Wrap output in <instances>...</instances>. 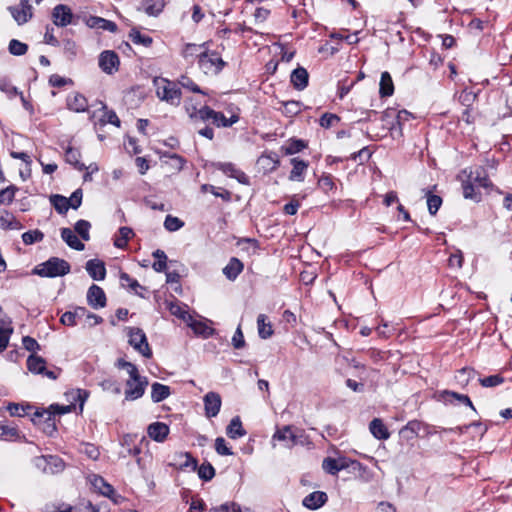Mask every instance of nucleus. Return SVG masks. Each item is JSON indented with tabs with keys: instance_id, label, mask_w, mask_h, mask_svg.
<instances>
[{
	"instance_id": "nucleus-47",
	"label": "nucleus",
	"mask_w": 512,
	"mask_h": 512,
	"mask_svg": "<svg viewBox=\"0 0 512 512\" xmlns=\"http://www.w3.org/2000/svg\"><path fill=\"white\" fill-rule=\"evenodd\" d=\"M426 196L428 211L431 215H435L441 207L442 198L438 195L431 194L430 192H427Z\"/></svg>"
},
{
	"instance_id": "nucleus-49",
	"label": "nucleus",
	"mask_w": 512,
	"mask_h": 512,
	"mask_svg": "<svg viewBox=\"0 0 512 512\" xmlns=\"http://www.w3.org/2000/svg\"><path fill=\"white\" fill-rule=\"evenodd\" d=\"M479 189L476 185H474L471 181H467L463 183V195L466 199H472L475 201L480 200V193L476 192Z\"/></svg>"
},
{
	"instance_id": "nucleus-60",
	"label": "nucleus",
	"mask_w": 512,
	"mask_h": 512,
	"mask_svg": "<svg viewBox=\"0 0 512 512\" xmlns=\"http://www.w3.org/2000/svg\"><path fill=\"white\" fill-rule=\"evenodd\" d=\"M16 188L14 186H9L0 191V203L2 204H10L15 197Z\"/></svg>"
},
{
	"instance_id": "nucleus-14",
	"label": "nucleus",
	"mask_w": 512,
	"mask_h": 512,
	"mask_svg": "<svg viewBox=\"0 0 512 512\" xmlns=\"http://www.w3.org/2000/svg\"><path fill=\"white\" fill-rule=\"evenodd\" d=\"M328 500L325 492L315 491L308 494L302 501L304 507L310 510H316L322 507Z\"/></svg>"
},
{
	"instance_id": "nucleus-37",
	"label": "nucleus",
	"mask_w": 512,
	"mask_h": 512,
	"mask_svg": "<svg viewBox=\"0 0 512 512\" xmlns=\"http://www.w3.org/2000/svg\"><path fill=\"white\" fill-rule=\"evenodd\" d=\"M50 203L59 214H66L69 210L67 197L53 194L50 196Z\"/></svg>"
},
{
	"instance_id": "nucleus-64",
	"label": "nucleus",
	"mask_w": 512,
	"mask_h": 512,
	"mask_svg": "<svg viewBox=\"0 0 512 512\" xmlns=\"http://www.w3.org/2000/svg\"><path fill=\"white\" fill-rule=\"evenodd\" d=\"M318 185L324 192H328L335 187L331 175H322L321 178L318 180Z\"/></svg>"
},
{
	"instance_id": "nucleus-63",
	"label": "nucleus",
	"mask_w": 512,
	"mask_h": 512,
	"mask_svg": "<svg viewBox=\"0 0 512 512\" xmlns=\"http://www.w3.org/2000/svg\"><path fill=\"white\" fill-rule=\"evenodd\" d=\"M232 345L235 349H241L245 346V339L240 325L232 337Z\"/></svg>"
},
{
	"instance_id": "nucleus-4",
	"label": "nucleus",
	"mask_w": 512,
	"mask_h": 512,
	"mask_svg": "<svg viewBox=\"0 0 512 512\" xmlns=\"http://www.w3.org/2000/svg\"><path fill=\"white\" fill-rule=\"evenodd\" d=\"M129 344L145 358L152 357V351L144 331L137 327H127Z\"/></svg>"
},
{
	"instance_id": "nucleus-20",
	"label": "nucleus",
	"mask_w": 512,
	"mask_h": 512,
	"mask_svg": "<svg viewBox=\"0 0 512 512\" xmlns=\"http://www.w3.org/2000/svg\"><path fill=\"white\" fill-rule=\"evenodd\" d=\"M87 25L91 28L110 31L112 33H115L118 29L115 22L97 16L89 17L87 20Z\"/></svg>"
},
{
	"instance_id": "nucleus-57",
	"label": "nucleus",
	"mask_w": 512,
	"mask_h": 512,
	"mask_svg": "<svg viewBox=\"0 0 512 512\" xmlns=\"http://www.w3.org/2000/svg\"><path fill=\"white\" fill-rule=\"evenodd\" d=\"M237 121V118H231L227 119L225 115L221 112H216V115H214L212 122L216 124L218 127H230L232 124H234Z\"/></svg>"
},
{
	"instance_id": "nucleus-18",
	"label": "nucleus",
	"mask_w": 512,
	"mask_h": 512,
	"mask_svg": "<svg viewBox=\"0 0 512 512\" xmlns=\"http://www.w3.org/2000/svg\"><path fill=\"white\" fill-rule=\"evenodd\" d=\"M468 180L471 181L478 188L486 189L492 185L491 181L488 178L486 170L482 167H478L474 171H471Z\"/></svg>"
},
{
	"instance_id": "nucleus-26",
	"label": "nucleus",
	"mask_w": 512,
	"mask_h": 512,
	"mask_svg": "<svg viewBox=\"0 0 512 512\" xmlns=\"http://www.w3.org/2000/svg\"><path fill=\"white\" fill-rule=\"evenodd\" d=\"M8 10L18 25L27 23L33 17V11L30 9L25 10L18 6H9Z\"/></svg>"
},
{
	"instance_id": "nucleus-53",
	"label": "nucleus",
	"mask_w": 512,
	"mask_h": 512,
	"mask_svg": "<svg viewBox=\"0 0 512 512\" xmlns=\"http://www.w3.org/2000/svg\"><path fill=\"white\" fill-rule=\"evenodd\" d=\"M187 323L193 329V331L196 334L208 336L212 332V329L210 327H208L205 323L201 322V321H197V320H193L192 319V320H189V322H187Z\"/></svg>"
},
{
	"instance_id": "nucleus-15",
	"label": "nucleus",
	"mask_w": 512,
	"mask_h": 512,
	"mask_svg": "<svg viewBox=\"0 0 512 512\" xmlns=\"http://www.w3.org/2000/svg\"><path fill=\"white\" fill-rule=\"evenodd\" d=\"M438 400L444 402L445 404L453 403V400H457L460 403L465 404L475 411V407L471 402L470 398L467 395L459 394L450 390H443L439 392Z\"/></svg>"
},
{
	"instance_id": "nucleus-28",
	"label": "nucleus",
	"mask_w": 512,
	"mask_h": 512,
	"mask_svg": "<svg viewBox=\"0 0 512 512\" xmlns=\"http://www.w3.org/2000/svg\"><path fill=\"white\" fill-rule=\"evenodd\" d=\"M13 332L11 321L7 318L0 319V352L4 351L8 345L9 337Z\"/></svg>"
},
{
	"instance_id": "nucleus-51",
	"label": "nucleus",
	"mask_w": 512,
	"mask_h": 512,
	"mask_svg": "<svg viewBox=\"0 0 512 512\" xmlns=\"http://www.w3.org/2000/svg\"><path fill=\"white\" fill-rule=\"evenodd\" d=\"M475 371L471 368L464 367L460 369L456 375L458 383L463 387L468 385L469 381L474 377Z\"/></svg>"
},
{
	"instance_id": "nucleus-21",
	"label": "nucleus",
	"mask_w": 512,
	"mask_h": 512,
	"mask_svg": "<svg viewBox=\"0 0 512 512\" xmlns=\"http://www.w3.org/2000/svg\"><path fill=\"white\" fill-rule=\"evenodd\" d=\"M291 164L293 168L290 172L289 179L291 181H303L304 173L308 168V163L299 158H292Z\"/></svg>"
},
{
	"instance_id": "nucleus-50",
	"label": "nucleus",
	"mask_w": 512,
	"mask_h": 512,
	"mask_svg": "<svg viewBox=\"0 0 512 512\" xmlns=\"http://www.w3.org/2000/svg\"><path fill=\"white\" fill-rule=\"evenodd\" d=\"M120 280L123 284L126 283L137 295L141 297L143 296L142 293L138 291V289L145 290V287L140 285L136 279L131 278L127 273L123 272L120 275Z\"/></svg>"
},
{
	"instance_id": "nucleus-41",
	"label": "nucleus",
	"mask_w": 512,
	"mask_h": 512,
	"mask_svg": "<svg viewBox=\"0 0 512 512\" xmlns=\"http://www.w3.org/2000/svg\"><path fill=\"white\" fill-rule=\"evenodd\" d=\"M91 224L87 220H78L75 223L74 230L75 232L84 240L88 241L90 239V231Z\"/></svg>"
},
{
	"instance_id": "nucleus-1",
	"label": "nucleus",
	"mask_w": 512,
	"mask_h": 512,
	"mask_svg": "<svg viewBox=\"0 0 512 512\" xmlns=\"http://www.w3.org/2000/svg\"><path fill=\"white\" fill-rule=\"evenodd\" d=\"M157 97L171 105L178 106L181 101V90L177 85L165 78L153 80Z\"/></svg>"
},
{
	"instance_id": "nucleus-38",
	"label": "nucleus",
	"mask_w": 512,
	"mask_h": 512,
	"mask_svg": "<svg viewBox=\"0 0 512 512\" xmlns=\"http://www.w3.org/2000/svg\"><path fill=\"white\" fill-rule=\"evenodd\" d=\"M144 11L149 16H157L162 12L165 3L164 0H144Z\"/></svg>"
},
{
	"instance_id": "nucleus-23",
	"label": "nucleus",
	"mask_w": 512,
	"mask_h": 512,
	"mask_svg": "<svg viewBox=\"0 0 512 512\" xmlns=\"http://www.w3.org/2000/svg\"><path fill=\"white\" fill-rule=\"evenodd\" d=\"M61 238L72 249L82 251L85 248V245L79 240V238L75 235V232L70 228L61 229Z\"/></svg>"
},
{
	"instance_id": "nucleus-10",
	"label": "nucleus",
	"mask_w": 512,
	"mask_h": 512,
	"mask_svg": "<svg viewBox=\"0 0 512 512\" xmlns=\"http://www.w3.org/2000/svg\"><path fill=\"white\" fill-rule=\"evenodd\" d=\"M106 295L104 290L96 284L90 286L87 291V302L93 309H100L106 306Z\"/></svg>"
},
{
	"instance_id": "nucleus-43",
	"label": "nucleus",
	"mask_w": 512,
	"mask_h": 512,
	"mask_svg": "<svg viewBox=\"0 0 512 512\" xmlns=\"http://www.w3.org/2000/svg\"><path fill=\"white\" fill-rule=\"evenodd\" d=\"M101 109L104 110V115L100 119V122L102 125H105L107 123L113 124L116 127L120 126V120L117 116V114L113 110H107V106L105 104H101Z\"/></svg>"
},
{
	"instance_id": "nucleus-44",
	"label": "nucleus",
	"mask_w": 512,
	"mask_h": 512,
	"mask_svg": "<svg viewBox=\"0 0 512 512\" xmlns=\"http://www.w3.org/2000/svg\"><path fill=\"white\" fill-rule=\"evenodd\" d=\"M8 50L14 56H22L27 52L28 45L17 39H12L9 42Z\"/></svg>"
},
{
	"instance_id": "nucleus-29",
	"label": "nucleus",
	"mask_w": 512,
	"mask_h": 512,
	"mask_svg": "<svg viewBox=\"0 0 512 512\" xmlns=\"http://www.w3.org/2000/svg\"><path fill=\"white\" fill-rule=\"evenodd\" d=\"M170 387L161 383L155 382L151 386V399L155 403H159L165 400L169 395Z\"/></svg>"
},
{
	"instance_id": "nucleus-27",
	"label": "nucleus",
	"mask_w": 512,
	"mask_h": 512,
	"mask_svg": "<svg viewBox=\"0 0 512 512\" xmlns=\"http://www.w3.org/2000/svg\"><path fill=\"white\" fill-rule=\"evenodd\" d=\"M257 328H258L259 337L262 339H268L274 333L272 324H271V322L268 321V318L265 314L258 315Z\"/></svg>"
},
{
	"instance_id": "nucleus-32",
	"label": "nucleus",
	"mask_w": 512,
	"mask_h": 512,
	"mask_svg": "<svg viewBox=\"0 0 512 512\" xmlns=\"http://www.w3.org/2000/svg\"><path fill=\"white\" fill-rule=\"evenodd\" d=\"M91 483L94 489L103 496L110 497L114 493V488L112 485L107 483L101 476L94 475Z\"/></svg>"
},
{
	"instance_id": "nucleus-54",
	"label": "nucleus",
	"mask_w": 512,
	"mask_h": 512,
	"mask_svg": "<svg viewBox=\"0 0 512 512\" xmlns=\"http://www.w3.org/2000/svg\"><path fill=\"white\" fill-rule=\"evenodd\" d=\"M479 382L483 387H496L504 382V378L500 374L490 375L488 377L479 378Z\"/></svg>"
},
{
	"instance_id": "nucleus-11",
	"label": "nucleus",
	"mask_w": 512,
	"mask_h": 512,
	"mask_svg": "<svg viewBox=\"0 0 512 512\" xmlns=\"http://www.w3.org/2000/svg\"><path fill=\"white\" fill-rule=\"evenodd\" d=\"M205 415L208 418L216 417L221 408V397L216 392H208L204 396Z\"/></svg>"
},
{
	"instance_id": "nucleus-62",
	"label": "nucleus",
	"mask_w": 512,
	"mask_h": 512,
	"mask_svg": "<svg viewBox=\"0 0 512 512\" xmlns=\"http://www.w3.org/2000/svg\"><path fill=\"white\" fill-rule=\"evenodd\" d=\"M340 118L336 114L324 113L320 118V125L323 128H330L334 123L338 122Z\"/></svg>"
},
{
	"instance_id": "nucleus-13",
	"label": "nucleus",
	"mask_w": 512,
	"mask_h": 512,
	"mask_svg": "<svg viewBox=\"0 0 512 512\" xmlns=\"http://www.w3.org/2000/svg\"><path fill=\"white\" fill-rule=\"evenodd\" d=\"M86 271L93 280L101 281L106 276L105 263L99 259H91L86 262Z\"/></svg>"
},
{
	"instance_id": "nucleus-24",
	"label": "nucleus",
	"mask_w": 512,
	"mask_h": 512,
	"mask_svg": "<svg viewBox=\"0 0 512 512\" xmlns=\"http://www.w3.org/2000/svg\"><path fill=\"white\" fill-rule=\"evenodd\" d=\"M347 467L344 459H334L327 457L322 462L323 470L330 475H337V473Z\"/></svg>"
},
{
	"instance_id": "nucleus-30",
	"label": "nucleus",
	"mask_w": 512,
	"mask_h": 512,
	"mask_svg": "<svg viewBox=\"0 0 512 512\" xmlns=\"http://www.w3.org/2000/svg\"><path fill=\"white\" fill-rule=\"evenodd\" d=\"M227 435L232 439H237L246 435L245 429L239 416L232 418L226 429Z\"/></svg>"
},
{
	"instance_id": "nucleus-48",
	"label": "nucleus",
	"mask_w": 512,
	"mask_h": 512,
	"mask_svg": "<svg viewBox=\"0 0 512 512\" xmlns=\"http://www.w3.org/2000/svg\"><path fill=\"white\" fill-rule=\"evenodd\" d=\"M184 226V222L178 217L167 215L164 220V228L169 232H175Z\"/></svg>"
},
{
	"instance_id": "nucleus-58",
	"label": "nucleus",
	"mask_w": 512,
	"mask_h": 512,
	"mask_svg": "<svg viewBox=\"0 0 512 512\" xmlns=\"http://www.w3.org/2000/svg\"><path fill=\"white\" fill-rule=\"evenodd\" d=\"M201 49L202 45L187 44L182 51V55L185 59H189L194 56L199 58V54L202 52Z\"/></svg>"
},
{
	"instance_id": "nucleus-46",
	"label": "nucleus",
	"mask_w": 512,
	"mask_h": 512,
	"mask_svg": "<svg viewBox=\"0 0 512 512\" xmlns=\"http://www.w3.org/2000/svg\"><path fill=\"white\" fill-rule=\"evenodd\" d=\"M129 37L135 44H141L145 47H149L152 44V38L141 34L137 29H132L129 33Z\"/></svg>"
},
{
	"instance_id": "nucleus-33",
	"label": "nucleus",
	"mask_w": 512,
	"mask_h": 512,
	"mask_svg": "<svg viewBox=\"0 0 512 512\" xmlns=\"http://www.w3.org/2000/svg\"><path fill=\"white\" fill-rule=\"evenodd\" d=\"M379 94L381 97H389L394 92V84L391 75L385 71L381 74Z\"/></svg>"
},
{
	"instance_id": "nucleus-5",
	"label": "nucleus",
	"mask_w": 512,
	"mask_h": 512,
	"mask_svg": "<svg viewBox=\"0 0 512 512\" xmlns=\"http://www.w3.org/2000/svg\"><path fill=\"white\" fill-rule=\"evenodd\" d=\"M198 64L205 74L217 75L224 68L226 63L216 52H201L199 54Z\"/></svg>"
},
{
	"instance_id": "nucleus-39",
	"label": "nucleus",
	"mask_w": 512,
	"mask_h": 512,
	"mask_svg": "<svg viewBox=\"0 0 512 512\" xmlns=\"http://www.w3.org/2000/svg\"><path fill=\"white\" fill-rule=\"evenodd\" d=\"M186 306H182L179 302H170L168 304V309L170 313L185 322H189L192 320V316L185 309Z\"/></svg>"
},
{
	"instance_id": "nucleus-36",
	"label": "nucleus",
	"mask_w": 512,
	"mask_h": 512,
	"mask_svg": "<svg viewBox=\"0 0 512 512\" xmlns=\"http://www.w3.org/2000/svg\"><path fill=\"white\" fill-rule=\"evenodd\" d=\"M80 151L76 148L68 147L65 152V160L67 163L73 165L76 169L82 171L86 166L80 162Z\"/></svg>"
},
{
	"instance_id": "nucleus-12",
	"label": "nucleus",
	"mask_w": 512,
	"mask_h": 512,
	"mask_svg": "<svg viewBox=\"0 0 512 512\" xmlns=\"http://www.w3.org/2000/svg\"><path fill=\"white\" fill-rule=\"evenodd\" d=\"M71 9L63 4L54 7L52 12L53 23L59 27H65L72 21Z\"/></svg>"
},
{
	"instance_id": "nucleus-59",
	"label": "nucleus",
	"mask_w": 512,
	"mask_h": 512,
	"mask_svg": "<svg viewBox=\"0 0 512 512\" xmlns=\"http://www.w3.org/2000/svg\"><path fill=\"white\" fill-rule=\"evenodd\" d=\"M215 450L219 455H232V450L227 446V443L223 437H217L215 440Z\"/></svg>"
},
{
	"instance_id": "nucleus-2",
	"label": "nucleus",
	"mask_w": 512,
	"mask_h": 512,
	"mask_svg": "<svg viewBox=\"0 0 512 512\" xmlns=\"http://www.w3.org/2000/svg\"><path fill=\"white\" fill-rule=\"evenodd\" d=\"M70 272V264L58 257H51L46 262L36 266L33 273L41 277L54 278L64 276Z\"/></svg>"
},
{
	"instance_id": "nucleus-35",
	"label": "nucleus",
	"mask_w": 512,
	"mask_h": 512,
	"mask_svg": "<svg viewBox=\"0 0 512 512\" xmlns=\"http://www.w3.org/2000/svg\"><path fill=\"white\" fill-rule=\"evenodd\" d=\"M65 468V462L56 455H48L46 474L54 475L61 473Z\"/></svg>"
},
{
	"instance_id": "nucleus-34",
	"label": "nucleus",
	"mask_w": 512,
	"mask_h": 512,
	"mask_svg": "<svg viewBox=\"0 0 512 512\" xmlns=\"http://www.w3.org/2000/svg\"><path fill=\"white\" fill-rule=\"evenodd\" d=\"M46 361L44 358L37 355H30L27 359V368L30 372L35 374L44 373Z\"/></svg>"
},
{
	"instance_id": "nucleus-19",
	"label": "nucleus",
	"mask_w": 512,
	"mask_h": 512,
	"mask_svg": "<svg viewBox=\"0 0 512 512\" xmlns=\"http://www.w3.org/2000/svg\"><path fill=\"white\" fill-rule=\"evenodd\" d=\"M67 106L70 110L79 113L86 111L88 102L84 95L74 92L68 96Z\"/></svg>"
},
{
	"instance_id": "nucleus-40",
	"label": "nucleus",
	"mask_w": 512,
	"mask_h": 512,
	"mask_svg": "<svg viewBox=\"0 0 512 512\" xmlns=\"http://www.w3.org/2000/svg\"><path fill=\"white\" fill-rule=\"evenodd\" d=\"M306 146L307 145L303 140L292 138L285 146L282 147V149L286 155H293L302 151Z\"/></svg>"
},
{
	"instance_id": "nucleus-45",
	"label": "nucleus",
	"mask_w": 512,
	"mask_h": 512,
	"mask_svg": "<svg viewBox=\"0 0 512 512\" xmlns=\"http://www.w3.org/2000/svg\"><path fill=\"white\" fill-rule=\"evenodd\" d=\"M44 238V234L38 230H30L22 234V240L26 245H32L36 242L42 241Z\"/></svg>"
},
{
	"instance_id": "nucleus-61",
	"label": "nucleus",
	"mask_w": 512,
	"mask_h": 512,
	"mask_svg": "<svg viewBox=\"0 0 512 512\" xmlns=\"http://www.w3.org/2000/svg\"><path fill=\"white\" fill-rule=\"evenodd\" d=\"M82 197H83L82 190L81 189H76L71 194V196L69 198H67L69 208L78 209L81 206Z\"/></svg>"
},
{
	"instance_id": "nucleus-42",
	"label": "nucleus",
	"mask_w": 512,
	"mask_h": 512,
	"mask_svg": "<svg viewBox=\"0 0 512 512\" xmlns=\"http://www.w3.org/2000/svg\"><path fill=\"white\" fill-rule=\"evenodd\" d=\"M153 257L157 259V261L153 263V269L156 272H163L167 267V256L165 252L157 249L153 252Z\"/></svg>"
},
{
	"instance_id": "nucleus-17",
	"label": "nucleus",
	"mask_w": 512,
	"mask_h": 512,
	"mask_svg": "<svg viewBox=\"0 0 512 512\" xmlns=\"http://www.w3.org/2000/svg\"><path fill=\"white\" fill-rule=\"evenodd\" d=\"M290 79L295 89L303 90L308 85L309 75L305 68L298 67L292 71Z\"/></svg>"
},
{
	"instance_id": "nucleus-9",
	"label": "nucleus",
	"mask_w": 512,
	"mask_h": 512,
	"mask_svg": "<svg viewBox=\"0 0 512 512\" xmlns=\"http://www.w3.org/2000/svg\"><path fill=\"white\" fill-rule=\"evenodd\" d=\"M119 57L112 50H105L99 56V67L107 74H113L118 70Z\"/></svg>"
},
{
	"instance_id": "nucleus-22",
	"label": "nucleus",
	"mask_w": 512,
	"mask_h": 512,
	"mask_svg": "<svg viewBox=\"0 0 512 512\" xmlns=\"http://www.w3.org/2000/svg\"><path fill=\"white\" fill-rule=\"evenodd\" d=\"M243 267V263L238 258L232 257L223 268V274L227 279L234 281L243 271Z\"/></svg>"
},
{
	"instance_id": "nucleus-7",
	"label": "nucleus",
	"mask_w": 512,
	"mask_h": 512,
	"mask_svg": "<svg viewBox=\"0 0 512 512\" xmlns=\"http://www.w3.org/2000/svg\"><path fill=\"white\" fill-rule=\"evenodd\" d=\"M50 410H52V411H49V410L35 411L32 421L36 422V420L38 418L45 417V422L47 423L48 427H51L52 430L55 431L56 426H55V423L53 422V416L55 414H58V415L66 414L71 411V407L70 406L51 405Z\"/></svg>"
},
{
	"instance_id": "nucleus-25",
	"label": "nucleus",
	"mask_w": 512,
	"mask_h": 512,
	"mask_svg": "<svg viewBox=\"0 0 512 512\" xmlns=\"http://www.w3.org/2000/svg\"><path fill=\"white\" fill-rule=\"evenodd\" d=\"M369 429L372 435L379 440H386L390 436L388 429L386 428L382 420L379 418H374L370 422Z\"/></svg>"
},
{
	"instance_id": "nucleus-3",
	"label": "nucleus",
	"mask_w": 512,
	"mask_h": 512,
	"mask_svg": "<svg viewBox=\"0 0 512 512\" xmlns=\"http://www.w3.org/2000/svg\"><path fill=\"white\" fill-rule=\"evenodd\" d=\"M272 439L284 442L288 448L298 444L304 445L307 442L305 431L292 425H285L277 429Z\"/></svg>"
},
{
	"instance_id": "nucleus-52",
	"label": "nucleus",
	"mask_w": 512,
	"mask_h": 512,
	"mask_svg": "<svg viewBox=\"0 0 512 512\" xmlns=\"http://www.w3.org/2000/svg\"><path fill=\"white\" fill-rule=\"evenodd\" d=\"M198 475L200 479L210 481L215 476V469L209 462L203 463L198 468Z\"/></svg>"
},
{
	"instance_id": "nucleus-56",
	"label": "nucleus",
	"mask_w": 512,
	"mask_h": 512,
	"mask_svg": "<svg viewBox=\"0 0 512 512\" xmlns=\"http://www.w3.org/2000/svg\"><path fill=\"white\" fill-rule=\"evenodd\" d=\"M201 190L203 192H211L214 196L216 197H220L222 198L223 200L225 201H229L230 200V192L227 191V190H224L223 192H218L217 188L213 185H210V184H203L201 186Z\"/></svg>"
},
{
	"instance_id": "nucleus-16",
	"label": "nucleus",
	"mask_w": 512,
	"mask_h": 512,
	"mask_svg": "<svg viewBox=\"0 0 512 512\" xmlns=\"http://www.w3.org/2000/svg\"><path fill=\"white\" fill-rule=\"evenodd\" d=\"M147 433L154 441L163 442L169 434V427L165 423L154 422L148 426Z\"/></svg>"
},
{
	"instance_id": "nucleus-6",
	"label": "nucleus",
	"mask_w": 512,
	"mask_h": 512,
	"mask_svg": "<svg viewBox=\"0 0 512 512\" xmlns=\"http://www.w3.org/2000/svg\"><path fill=\"white\" fill-rule=\"evenodd\" d=\"M148 385L146 377L140 376L138 380L128 379L126 381L125 399L133 401L143 396Z\"/></svg>"
},
{
	"instance_id": "nucleus-31",
	"label": "nucleus",
	"mask_w": 512,
	"mask_h": 512,
	"mask_svg": "<svg viewBox=\"0 0 512 512\" xmlns=\"http://www.w3.org/2000/svg\"><path fill=\"white\" fill-rule=\"evenodd\" d=\"M187 113L191 119H199L202 121H208L213 119L214 115H216V111L211 109L208 106H203L199 109H194V112H190L189 106L186 107Z\"/></svg>"
},
{
	"instance_id": "nucleus-55",
	"label": "nucleus",
	"mask_w": 512,
	"mask_h": 512,
	"mask_svg": "<svg viewBox=\"0 0 512 512\" xmlns=\"http://www.w3.org/2000/svg\"><path fill=\"white\" fill-rule=\"evenodd\" d=\"M301 103L298 101H287L283 103V112L288 116H294L300 113Z\"/></svg>"
},
{
	"instance_id": "nucleus-8",
	"label": "nucleus",
	"mask_w": 512,
	"mask_h": 512,
	"mask_svg": "<svg viewBox=\"0 0 512 512\" xmlns=\"http://www.w3.org/2000/svg\"><path fill=\"white\" fill-rule=\"evenodd\" d=\"M213 166L228 177L236 179L241 184L249 185L250 183L249 177L243 171L236 168L233 163L216 162L213 163Z\"/></svg>"
}]
</instances>
